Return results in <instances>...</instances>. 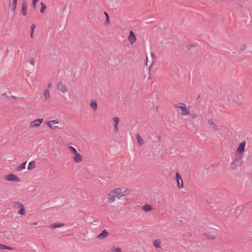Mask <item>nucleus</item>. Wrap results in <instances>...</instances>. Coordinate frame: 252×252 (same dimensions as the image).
<instances>
[{"instance_id": "obj_8", "label": "nucleus", "mask_w": 252, "mask_h": 252, "mask_svg": "<svg viewBox=\"0 0 252 252\" xmlns=\"http://www.w3.org/2000/svg\"><path fill=\"white\" fill-rule=\"evenodd\" d=\"M176 181L178 185V187L179 189H182L184 187L181 175L179 172H177L176 174Z\"/></svg>"}, {"instance_id": "obj_13", "label": "nucleus", "mask_w": 252, "mask_h": 252, "mask_svg": "<svg viewBox=\"0 0 252 252\" xmlns=\"http://www.w3.org/2000/svg\"><path fill=\"white\" fill-rule=\"evenodd\" d=\"M73 159L75 162L78 163L82 161L83 158L80 154L77 153L74 155V156L73 158Z\"/></svg>"}, {"instance_id": "obj_15", "label": "nucleus", "mask_w": 252, "mask_h": 252, "mask_svg": "<svg viewBox=\"0 0 252 252\" xmlns=\"http://www.w3.org/2000/svg\"><path fill=\"white\" fill-rule=\"evenodd\" d=\"M109 235V233L106 229H103L101 233L98 235L97 238H99L100 239L105 238Z\"/></svg>"}, {"instance_id": "obj_36", "label": "nucleus", "mask_w": 252, "mask_h": 252, "mask_svg": "<svg viewBox=\"0 0 252 252\" xmlns=\"http://www.w3.org/2000/svg\"><path fill=\"white\" fill-rule=\"evenodd\" d=\"M191 116L193 119H195L197 117V115L196 113H193Z\"/></svg>"}, {"instance_id": "obj_41", "label": "nucleus", "mask_w": 252, "mask_h": 252, "mask_svg": "<svg viewBox=\"0 0 252 252\" xmlns=\"http://www.w3.org/2000/svg\"><path fill=\"white\" fill-rule=\"evenodd\" d=\"M33 224H34V225H36V224H37V223H36V222L34 223H33Z\"/></svg>"}, {"instance_id": "obj_23", "label": "nucleus", "mask_w": 252, "mask_h": 252, "mask_svg": "<svg viewBox=\"0 0 252 252\" xmlns=\"http://www.w3.org/2000/svg\"><path fill=\"white\" fill-rule=\"evenodd\" d=\"M35 162L34 161H32L29 162L28 166V170H32L35 168Z\"/></svg>"}, {"instance_id": "obj_10", "label": "nucleus", "mask_w": 252, "mask_h": 252, "mask_svg": "<svg viewBox=\"0 0 252 252\" xmlns=\"http://www.w3.org/2000/svg\"><path fill=\"white\" fill-rule=\"evenodd\" d=\"M58 124H59V122L56 120H51L47 122V126L52 129H55L57 126L54 125Z\"/></svg>"}, {"instance_id": "obj_19", "label": "nucleus", "mask_w": 252, "mask_h": 252, "mask_svg": "<svg viewBox=\"0 0 252 252\" xmlns=\"http://www.w3.org/2000/svg\"><path fill=\"white\" fill-rule=\"evenodd\" d=\"M142 209L145 212H148L153 210L152 206L148 204H144L142 207Z\"/></svg>"}, {"instance_id": "obj_17", "label": "nucleus", "mask_w": 252, "mask_h": 252, "mask_svg": "<svg viewBox=\"0 0 252 252\" xmlns=\"http://www.w3.org/2000/svg\"><path fill=\"white\" fill-rule=\"evenodd\" d=\"M27 9V4L26 1H24L22 4V14L23 16H25L26 15Z\"/></svg>"}, {"instance_id": "obj_20", "label": "nucleus", "mask_w": 252, "mask_h": 252, "mask_svg": "<svg viewBox=\"0 0 252 252\" xmlns=\"http://www.w3.org/2000/svg\"><path fill=\"white\" fill-rule=\"evenodd\" d=\"M64 225V223L55 222L52 224L50 228L52 229L57 228L58 227H62Z\"/></svg>"}, {"instance_id": "obj_12", "label": "nucleus", "mask_w": 252, "mask_h": 252, "mask_svg": "<svg viewBox=\"0 0 252 252\" xmlns=\"http://www.w3.org/2000/svg\"><path fill=\"white\" fill-rule=\"evenodd\" d=\"M3 96L6 97L7 100L9 101H12L16 99V97L11 95V92H8L7 93H2L1 94Z\"/></svg>"}, {"instance_id": "obj_26", "label": "nucleus", "mask_w": 252, "mask_h": 252, "mask_svg": "<svg viewBox=\"0 0 252 252\" xmlns=\"http://www.w3.org/2000/svg\"><path fill=\"white\" fill-rule=\"evenodd\" d=\"M27 162H23L21 165L17 167V170L21 171L23 169H25Z\"/></svg>"}, {"instance_id": "obj_3", "label": "nucleus", "mask_w": 252, "mask_h": 252, "mask_svg": "<svg viewBox=\"0 0 252 252\" xmlns=\"http://www.w3.org/2000/svg\"><path fill=\"white\" fill-rule=\"evenodd\" d=\"M242 163V157L239 156L232 161L229 164V168L232 170H235L237 168L241 166Z\"/></svg>"}, {"instance_id": "obj_30", "label": "nucleus", "mask_w": 252, "mask_h": 252, "mask_svg": "<svg viewBox=\"0 0 252 252\" xmlns=\"http://www.w3.org/2000/svg\"><path fill=\"white\" fill-rule=\"evenodd\" d=\"M16 9V0H12L11 4V9L14 12Z\"/></svg>"}, {"instance_id": "obj_35", "label": "nucleus", "mask_w": 252, "mask_h": 252, "mask_svg": "<svg viewBox=\"0 0 252 252\" xmlns=\"http://www.w3.org/2000/svg\"><path fill=\"white\" fill-rule=\"evenodd\" d=\"M37 1H32V3L31 5V7H32L34 9L36 8V3Z\"/></svg>"}, {"instance_id": "obj_27", "label": "nucleus", "mask_w": 252, "mask_h": 252, "mask_svg": "<svg viewBox=\"0 0 252 252\" xmlns=\"http://www.w3.org/2000/svg\"><path fill=\"white\" fill-rule=\"evenodd\" d=\"M68 148L70 150V152L74 155L78 153L76 149L72 146H69Z\"/></svg>"}, {"instance_id": "obj_34", "label": "nucleus", "mask_w": 252, "mask_h": 252, "mask_svg": "<svg viewBox=\"0 0 252 252\" xmlns=\"http://www.w3.org/2000/svg\"><path fill=\"white\" fill-rule=\"evenodd\" d=\"M29 62L31 65H34V60L33 58H31L30 59Z\"/></svg>"}, {"instance_id": "obj_39", "label": "nucleus", "mask_w": 252, "mask_h": 252, "mask_svg": "<svg viewBox=\"0 0 252 252\" xmlns=\"http://www.w3.org/2000/svg\"><path fill=\"white\" fill-rule=\"evenodd\" d=\"M16 180H17V182L19 181V178L18 177H17Z\"/></svg>"}, {"instance_id": "obj_4", "label": "nucleus", "mask_w": 252, "mask_h": 252, "mask_svg": "<svg viewBox=\"0 0 252 252\" xmlns=\"http://www.w3.org/2000/svg\"><path fill=\"white\" fill-rule=\"evenodd\" d=\"M246 145V141H242L239 145L236 151V153L237 155L242 154L245 151V148Z\"/></svg>"}, {"instance_id": "obj_14", "label": "nucleus", "mask_w": 252, "mask_h": 252, "mask_svg": "<svg viewBox=\"0 0 252 252\" xmlns=\"http://www.w3.org/2000/svg\"><path fill=\"white\" fill-rule=\"evenodd\" d=\"M4 179L7 181H16V175L13 174L5 175Z\"/></svg>"}, {"instance_id": "obj_9", "label": "nucleus", "mask_w": 252, "mask_h": 252, "mask_svg": "<svg viewBox=\"0 0 252 252\" xmlns=\"http://www.w3.org/2000/svg\"><path fill=\"white\" fill-rule=\"evenodd\" d=\"M57 87L58 90H60L63 93H65L68 91L67 87L62 82H60L59 83H58L57 85Z\"/></svg>"}, {"instance_id": "obj_18", "label": "nucleus", "mask_w": 252, "mask_h": 252, "mask_svg": "<svg viewBox=\"0 0 252 252\" xmlns=\"http://www.w3.org/2000/svg\"><path fill=\"white\" fill-rule=\"evenodd\" d=\"M208 123H209L210 126L211 127V128L212 129H213L214 130H216L217 131V130H219V128H218V126L215 125L212 120L209 119L208 120Z\"/></svg>"}, {"instance_id": "obj_1", "label": "nucleus", "mask_w": 252, "mask_h": 252, "mask_svg": "<svg viewBox=\"0 0 252 252\" xmlns=\"http://www.w3.org/2000/svg\"><path fill=\"white\" fill-rule=\"evenodd\" d=\"M127 193L128 192L126 190H123V189L121 188L114 189L108 194L107 196V201L109 203H113L115 201L116 197L120 198Z\"/></svg>"}, {"instance_id": "obj_25", "label": "nucleus", "mask_w": 252, "mask_h": 252, "mask_svg": "<svg viewBox=\"0 0 252 252\" xmlns=\"http://www.w3.org/2000/svg\"><path fill=\"white\" fill-rule=\"evenodd\" d=\"M160 241L158 239H157L153 242V245L156 248H160Z\"/></svg>"}, {"instance_id": "obj_24", "label": "nucleus", "mask_w": 252, "mask_h": 252, "mask_svg": "<svg viewBox=\"0 0 252 252\" xmlns=\"http://www.w3.org/2000/svg\"><path fill=\"white\" fill-rule=\"evenodd\" d=\"M90 106L94 110H96L97 108V105L96 101H92L90 103Z\"/></svg>"}, {"instance_id": "obj_29", "label": "nucleus", "mask_w": 252, "mask_h": 252, "mask_svg": "<svg viewBox=\"0 0 252 252\" xmlns=\"http://www.w3.org/2000/svg\"><path fill=\"white\" fill-rule=\"evenodd\" d=\"M112 252H122V250L119 248H118V247H113L112 248Z\"/></svg>"}, {"instance_id": "obj_37", "label": "nucleus", "mask_w": 252, "mask_h": 252, "mask_svg": "<svg viewBox=\"0 0 252 252\" xmlns=\"http://www.w3.org/2000/svg\"><path fill=\"white\" fill-rule=\"evenodd\" d=\"M231 93H233V92H231V91H227L226 92V94H230Z\"/></svg>"}, {"instance_id": "obj_38", "label": "nucleus", "mask_w": 252, "mask_h": 252, "mask_svg": "<svg viewBox=\"0 0 252 252\" xmlns=\"http://www.w3.org/2000/svg\"><path fill=\"white\" fill-rule=\"evenodd\" d=\"M51 87H52V84L51 83H50L48 85V88H51Z\"/></svg>"}, {"instance_id": "obj_7", "label": "nucleus", "mask_w": 252, "mask_h": 252, "mask_svg": "<svg viewBox=\"0 0 252 252\" xmlns=\"http://www.w3.org/2000/svg\"><path fill=\"white\" fill-rule=\"evenodd\" d=\"M43 118L36 119V120L30 123V126L31 128L37 127L41 125V124L43 122Z\"/></svg>"}, {"instance_id": "obj_2", "label": "nucleus", "mask_w": 252, "mask_h": 252, "mask_svg": "<svg viewBox=\"0 0 252 252\" xmlns=\"http://www.w3.org/2000/svg\"><path fill=\"white\" fill-rule=\"evenodd\" d=\"M174 107L176 108H179L181 109L182 112H181V115L182 116H188L190 114V111L189 109V107H187L186 105L183 103H178L174 105Z\"/></svg>"}, {"instance_id": "obj_5", "label": "nucleus", "mask_w": 252, "mask_h": 252, "mask_svg": "<svg viewBox=\"0 0 252 252\" xmlns=\"http://www.w3.org/2000/svg\"><path fill=\"white\" fill-rule=\"evenodd\" d=\"M17 209H19V210L17 212L19 215L23 216L26 215V212L22 204L17 202Z\"/></svg>"}, {"instance_id": "obj_31", "label": "nucleus", "mask_w": 252, "mask_h": 252, "mask_svg": "<svg viewBox=\"0 0 252 252\" xmlns=\"http://www.w3.org/2000/svg\"><path fill=\"white\" fill-rule=\"evenodd\" d=\"M104 14H105V15L106 16V21L105 22V24L106 25H107L110 23L109 19V15L107 14V13H106V12H104Z\"/></svg>"}, {"instance_id": "obj_21", "label": "nucleus", "mask_w": 252, "mask_h": 252, "mask_svg": "<svg viewBox=\"0 0 252 252\" xmlns=\"http://www.w3.org/2000/svg\"><path fill=\"white\" fill-rule=\"evenodd\" d=\"M136 137L138 145L140 146L142 145L144 143V141L142 138V137L140 136V135L138 133H137L136 134Z\"/></svg>"}, {"instance_id": "obj_32", "label": "nucleus", "mask_w": 252, "mask_h": 252, "mask_svg": "<svg viewBox=\"0 0 252 252\" xmlns=\"http://www.w3.org/2000/svg\"><path fill=\"white\" fill-rule=\"evenodd\" d=\"M0 249H8V250H13V249L11 248L8 246L4 245L3 244H0Z\"/></svg>"}, {"instance_id": "obj_22", "label": "nucleus", "mask_w": 252, "mask_h": 252, "mask_svg": "<svg viewBox=\"0 0 252 252\" xmlns=\"http://www.w3.org/2000/svg\"><path fill=\"white\" fill-rule=\"evenodd\" d=\"M44 96L46 100L49 101L50 100V92L48 89L45 90V91L44 92Z\"/></svg>"}, {"instance_id": "obj_11", "label": "nucleus", "mask_w": 252, "mask_h": 252, "mask_svg": "<svg viewBox=\"0 0 252 252\" xmlns=\"http://www.w3.org/2000/svg\"><path fill=\"white\" fill-rule=\"evenodd\" d=\"M128 40L131 44L135 43L136 40V36L132 31L129 32Z\"/></svg>"}, {"instance_id": "obj_6", "label": "nucleus", "mask_w": 252, "mask_h": 252, "mask_svg": "<svg viewBox=\"0 0 252 252\" xmlns=\"http://www.w3.org/2000/svg\"><path fill=\"white\" fill-rule=\"evenodd\" d=\"M233 100L240 105L243 101V96L241 94H235L233 96Z\"/></svg>"}, {"instance_id": "obj_33", "label": "nucleus", "mask_w": 252, "mask_h": 252, "mask_svg": "<svg viewBox=\"0 0 252 252\" xmlns=\"http://www.w3.org/2000/svg\"><path fill=\"white\" fill-rule=\"evenodd\" d=\"M41 7L40 11L41 13H43L45 11V9L46 8V6L42 2H41Z\"/></svg>"}, {"instance_id": "obj_40", "label": "nucleus", "mask_w": 252, "mask_h": 252, "mask_svg": "<svg viewBox=\"0 0 252 252\" xmlns=\"http://www.w3.org/2000/svg\"><path fill=\"white\" fill-rule=\"evenodd\" d=\"M38 0H32V1H37Z\"/></svg>"}, {"instance_id": "obj_28", "label": "nucleus", "mask_w": 252, "mask_h": 252, "mask_svg": "<svg viewBox=\"0 0 252 252\" xmlns=\"http://www.w3.org/2000/svg\"><path fill=\"white\" fill-rule=\"evenodd\" d=\"M35 27L36 26L34 24H32L31 26V37L32 38H33V32Z\"/></svg>"}, {"instance_id": "obj_16", "label": "nucleus", "mask_w": 252, "mask_h": 252, "mask_svg": "<svg viewBox=\"0 0 252 252\" xmlns=\"http://www.w3.org/2000/svg\"><path fill=\"white\" fill-rule=\"evenodd\" d=\"M113 121L114 122V129L115 133H117L119 130V129L118 127V125L119 123V120L118 118H117V117H114V118H113Z\"/></svg>"}]
</instances>
